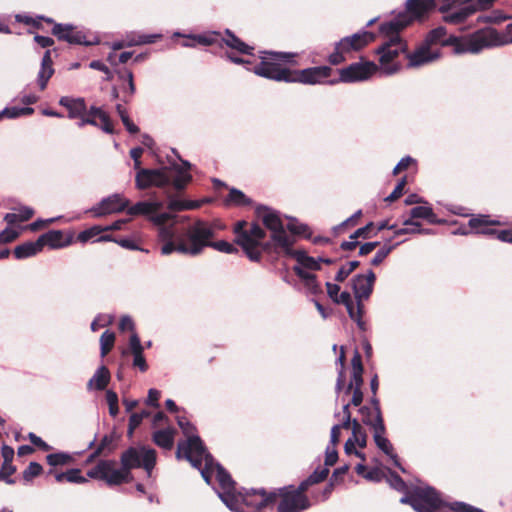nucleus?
<instances>
[{
	"mask_svg": "<svg viewBox=\"0 0 512 512\" xmlns=\"http://www.w3.org/2000/svg\"><path fill=\"white\" fill-rule=\"evenodd\" d=\"M292 257H295L297 262L304 268L310 270H319L320 264L317 258L310 257L302 251H294L292 249Z\"/></svg>",
	"mask_w": 512,
	"mask_h": 512,
	"instance_id": "nucleus-41",
	"label": "nucleus"
},
{
	"mask_svg": "<svg viewBox=\"0 0 512 512\" xmlns=\"http://www.w3.org/2000/svg\"><path fill=\"white\" fill-rule=\"evenodd\" d=\"M358 412L361 415V422L368 426L372 432L385 426L381 410H378L377 408L372 409L365 405L360 407Z\"/></svg>",
	"mask_w": 512,
	"mask_h": 512,
	"instance_id": "nucleus-29",
	"label": "nucleus"
},
{
	"mask_svg": "<svg viewBox=\"0 0 512 512\" xmlns=\"http://www.w3.org/2000/svg\"><path fill=\"white\" fill-rule=\"evenodd\" d=\"M400 502L409 504L416 512H436L442 506L439 494L432 487H416L404 495Z\"/></svg>",
	"mask_w": 512,
	"mask_h": 512,
	"instance_id": "nucleus-11",
	"label": "nucleus"
},
{
	"mask_svg": "<svg viewBox=\"0 0 512 512\" xmlns=\"http://www.w3.org/2000/svg\"><path fill=\"white\" fill-rule=\"evenodd\" d=\"M376 276L372 270L366 274H357L352 279V289L356 300V305H364L363 301L369 299L373 292V286Z\"/></svg>",
	"mask_w": 512,
	"mask_h": 512,
	"instance_id": "nucleus-22",
	"label": "nucleus"
},
{
	"mask_svg": "<svg viewBox=\"0 0 512 512\" xmlns=\"http://www.w3.org/2000/svg\"><path fill=\"white\" fill-rule=\"evenodd\" d=\"M329 469L327 467L317 468L308 478L309 482L314 484L320 483L327 478Z\"/></svg>",
	"mask_w": 512,
	"mask_h": 512,
	"instance_id": "nucleus-58",
	"label": "nucleus"
},
{
	"mask_svg": "<svg viewBox=\"0 0 512 512\" xmlns=\"http://www.w3.org/2000/svg\"><path fill=\"white\" fill-rule=\"evenodd\" d=\"M42 466L37 462H31L28 467L23 471V479L27 482L31 481L34 477L40 475Z\"/></svg>",
	"mask_w": 512,
	"mask_h": 512,
	"instance_id": "nucleus-53",
	"label": "nucleus"
},
{
	"mask_svg": "<svg viewBox=\"0 0 512 512\" xmlns=\"http://www.w3.org/2000/svg\"><path fill=\"white\" fill-rule=\"evenodd\" d=\"M334 302L337 304H343L346 307L348 313L349 311H353L356 309L354 307L352 297L350 293L347 291H343L342 293H340Z\"/></svg>",
	"mask_w": 512,
	"mask_h": 512,
	"instance_id": "nucleus-55",
	"label": "nucleus"
},
{
	"mask_svg": "<svg viewBox=\"0 0 512 512\" xmlns=\"http://www.w3.org/2000/svg\"><path fill=\"white\" fill-rule=\"evenodd\" d=\"M46 461L50 466L56 467L70 463L72 456L65 452L52 453L46 456Z\"/></svg>",
	"mask_w": 512,
	"mask_h": 512,
	"instance_id": "nucleus-47",
	"label": "nucleus"
},
{
	"mask_svg": "<svg viewBox=\"0 0 512 512\" xmlns=\"http://www.w3.org/2000/svg\"><path fill=\"white\" fill-rule=\"evenodd\" d=\"M234 233L236 242L243 248L247 257L253 262L260 261L261 250L259 248L266 236L265 231L258 224H252L249 229H246V222L238 221L234 226Z\"/></svg>",
	"mask_w": 512,
	"mask_h": 512,
	"instance_id": "nucleus-8",
	"label": "nucleus"
},
{
	"mask_svg": "<svg viewBox=\"0 0 512 512\" xmlns=\"http://www.w3.org/2000/svg\"><path fill=\"white\" fill-rule=\"evenodd\" d=\"M256 213L258 217L261 218L264 226L271 232L272 243H262L260 246L262 250L267 251L273 246L278 253L292 255V246L296 239L295 236L304 234L308 230V226L290 218L286 230L278 211L266 206H259L256 209Z\"/></svg>",
	"mask_w": 512,
	"mask_h": 512,
	"instance_id": "nucleus-4",
	"label": "nucleus"
},
{
	"mask_svg": "<svg viewBox=\"0 0 512 512\" xmlns=\"http://www.w3.org/2000/svg\"><path fill=\"white\" fill-rule=\"evenodd\" d=\"M435 0H407L406 11L401 13H407L411 17V22L414 18H420L429 11L435 8Z\"/></svg>",
	"mask_w": 512,
	"mask_h": 512,
	"instance_id": "nucleus-30",
	"label": "nucleus"
},
{
	"mask_svg": "<svg viewBox=\"0 0 512 512\" xmlns=\"http://www.w3.org/2000/svg\"><path fill=\"white\" fill-rule=\"evenodd\" d=\"M411 218L426 219L430 224H441L443 221L438 219L432 207L427 205L416 206L410 210Z\"/></svg>",
	"mask_w": 512,
	"mask_h": 512,
	"instance_id": "nucleus-38",
	"label": "nucleus"
},
{
	"mask_svg": "<svg viewBox=\"0 0 512 512\" xmlns=\"http://www.w3.org/2000/svg\"><path fill=\"white\" fill-rule=\"evenodd\" d=\"M364 314V305H356V309L353 311H349V317L356 322L358 328L362 331L366 330V323L363 321L362 317Z\"/></svg>",
	"mask_w": 512,
	"mask_h": 512,
	"instance_id": "nucleus-51",
	"label": "nucleus"
},
{
	"mask_svg": "<svg viewBox=\"0 0 512 512\" xmlns=\"http://www.w3.org/2000/svg\"><path fill=\"white\" fill-rule=\"evenodd\" d=\"M378 71V65L372 61H361L350 64L339 70L338 82L354 83L369 79Z\"/></svg>",
	"mask_w": 512,
	"mask_h": 512,
	"instance_id": "nucleus-16",
	"label": "nucleus"
},
{
	"mask_svg": "<svg viewBox=\"0 0 512 512\" xmlns=\"http://www.w3.org/2000/svg\"><path fill=\"white\" fill-rule=\"evenodd\" d=\"M177 424L182 430L183 434L187 437L186 441L179 442L177 447L180 444H186L191 440L192 438H200L199 436L195 435V427L194 425L185 417H178L177 418Z\"/></svg>",
	"mask_w": 512,
	"mask_h": 512,
	"instance_id": "nucleus-43",
	"label": "nucleus"
},
{
	"mask_svg": "<svg viewBox=\"0 0 512 512\" xmlns=\"http://www.w3.org/2000/svg\"><path fill=\"white\" fill-rule=\"evenodd\" d=\"M225 226L219 221H206L197 219L187 226V244L178 246V253L190 256H197L202 253L204 248L211 247L219 252L233 254L237 248L225 241H213L217 233L223 230Z\"/></svg>",
	"mask_w": 512,
	"mask_h": 512,
	"instance_id": "nucleus-3",
	"label": "nucleus"
},
{
	"mask_svg": "<svg viewBox=\"0 0 512 512\" xmlns=\"http://www.w3.org/2000/svg\"><path fill=\"white\" fill-rule=\"evenodd\" d=\"M359 265L360 262L356 260L346 263L336 273L335 281L343 282Z\"/></svg>",
	"mask_w": 512,
	"mask_h": 512,
	"instance_id": "nucleus-48",
	"label": "nucleus"
},
{
	"mask_svg": "<svg viewBox=\"0 0 512 512\" xmlns=\"http://www.w3.org/2000/svg\"><path fill=\"white\" fill-rule=\"evenodd\" d=\"M281 500L277 506V512H302L310 507L306 495L293 493L287 488L280 489Z\"/></svg>",
	"mask_w": 512,
	"mask_h": 512,
	"instance_id": "nucleus-21",
	"label": "nucleus"
},
{
	"mask_svg": "<svg viewBox=\"0 0 512 512\" xmlns=\"http://www.w3.org/2000/svg\"><path fill=\"white\" fill-rule=\"evenodd\" d=\"M129 352L133 355V366L139 368L141 372L147 371L148 365L143 355L144 346L141 344L140 338L135 332H133L129 338V349H124L122 356H126Z\"/></svg>",
	"mask_w": 512,
	"mask_h": 512,
	"instance_id": "nucleus-25",
	"label": "nucleus"
},
{
	"mask_svg": "<svg viewBox=\"0 0 512 512\" xmlns=\"http://www.w3.org/2000/svg\"><path fill=\"white\" fill-rule=\"evenodd\" d=\"M59 104L68 110V117L71 119L82 117L87 110L84 98L63 96L60 98Z\"/></svg>",
	"mask_w": 512,
	"mask_h": 512,
	"instance_id": "nucleus-33",
	"label": "nucleus"
},
{
	"mask_svg": "<svg viewBox=\"0 0 512 512\" xmlns=\"http://www.w3.org/2000/svg\"><path fill=\"white\" fill-rule=\"evenodd\" d=\"M498 220H491L488 215H477L473 216L468 226L476 234L495 236L498 240L506 243H512V229L497 230L492 228L494 225H499Z\"/></svg>",
	"mask_w": 512,
	"mask_h": 512,
	"instance_id": "nucleus-15",
	"label": "nucleus"
},
{
	"mask_svg": "<svg viewBox=\"0 0 512 512\" xmlns=\"http://www.w3.org/2000/svg\"><path fill=\"white\" fill-rule=\"evenodd\" d=\"M163 206L164 203L162 201L151 196L149 200L138 201L133 205L129 203L126 213L132 217L145 216L150 219L153 212L159 211Z\"/></svg>",
	"mask_w": 512,
	"mask_h": 512,
	"instance_id": "nucleus-24",
	"label": "nucleus"
},
{
	"mask_svg": "<svg viewBox=\"0 0 512 512\" xmlns=\"http://www.w3.org/2000/svg\"><path fill=\"white\" fill-rule=\"evenodd\" d=\"M161 38V34H140L137 32L127 33L128 45L131 47L144 44H152Z\"/></svg>",
	"mask_w": 512,
	"mask_h": 512,
	"instance_id": "nucleus-39",
	"label": "nucleus"
},
{
	"mask_svg": "<svg viewBox=\"0 0 512 512\" xmlns=\"http://www.w3.org/2000/svg\"><path fill=\"white\" fill-rule=\"evenodd\" d=\"M218 32L212 31L204 34H189L188 38L204 46H210L217 42Z\"/></svg>",
	"mask_w": 512,
	"mask_h": 512,
	"instance_id": "nucleus-45",
	"label": "nucleus"
},
{
	"mask_svg": "<svg viewBox=\"0 0 512 512\" xmlns=\"http://www.w3.org/2000/svg\"><path fill=\"white\" fill-rule=\"evenodd\" d=\"M237 496L240 497L243 512L260 511L273 503L277 498V493H267L264 489H252L245 491V493L238 492Z\"/></svg>",
	"mask_w": 512,
	"mask_h": 512,
	"instance_id": "nucleus-17",
	"label": "nucleus"
},
{
	"mask_svg": "<svg viewBox=\"0 0 512 512\" xmlns=\"http://www.w3.org/2000/svg\"><path fill=\"white\" fill-rule=\"evenodd\" d=\"M397 245H399V243L393 245L384 244L372 258L371 265L378 266L381 264Z\"/></svg>",
	"mask_w": 512,
	"mask_h": 512,
	"instance_id": "nucleus-49",
	"label": "nucleus"
},
{
	"mask_svg": "<svg viewBox=\"0 0 512 512\" xmlns=\"http://www.w3.org/2000/svg\"><path fill=\"white\" fill-rule=\"evenodd\" d=\"M261 61L254 65L251 71L260 77L290 83L291 69L283 67L282 63H292L295 53L261 51Z\"/></svg>",
	"mask_w": 512,
	"mask_h": 512,
	"instance_id": "nucleus-5",
	"label": "nucleus"
},
{
	"mask_svg": "<svg viewBox=\"0 0 512 512\" xmlns=\"http://www.w3.org/2000/svg\"><path fill=\"white\" fill-rule=\"evenodd\" d=\"M331 74L332 68L329 66H315L302 70H291L290 83H301L305 85L338 83L337 80L327 81Z\"/></svg>",
	"mask_w": 512,
	"mask_h": 512,
	"instance_id": "nucleus-14",
	"label": "nucleus"
},
{
	"mask_svg": "<svg viewBox=\"0 0 512 512\" xmlns=\"http://www.w3.org/2000/svg\"><path fill=\"white\" fill-rule=\"evenodd\" d=\"M411 23V17L407 13H398L393 19L381 23L380 33L389 37L381 46L376 49L379 55L378 70L382 75L391 76L398 73L402 64L397 61L400 54L407 52V44L399 36V32Z\"/></svg>",
	"mask_w": 512,
	"mask_h": 512,
	"instance_id": "nucleus-2",
	"label": "nucleus"
},
{
	"mask_svg": "<svg viewBox=\"0 0 512 512\" xmlns=\"http://www.w3.org/2000/svg\"><path fill=\"white\" fill-rule=\"evenodd\" d=\"M129 200L122 194L114 193L108 197L103 198L99 203L93 206L89 212L94 217H103L109 214L120 213L127 211Z\"/></svg>",
	"mask_w": 512,
	"mask_h": 512,
	"instance_id": "nucleus-19",
	"label": "nucleus"
},
{
	"mask_svg": "<svg viewBox=\"0 0 512 512\" xmlns=\"http://www.w3.org/2000/svg\"><path fill=\"white\" fill-rule=\"evenodd\" d=\"M110 381V372L104 365L98 367L93 376L87 382L88 390H104Z\"/></svg>",
	"mask_w": 512,
	"mask_h": 512,
	"instance_id": "nucleus-34",
	"label": "nucleus"
},
{
	"mask_svg": "<svg viewBox=\"0 0 512 512\" xmlns=\"http://www.w3.org/2000/svg\"><path fill=\"white\" fill-rule=\"evenodd\" d=\"M42 250L39 239L36 241H28L14 248V256L16 259H25L35 256Z\"/></svg>",
	"mask_w": 512,
	"mask_h": 512,
	"instance_id": "nucleus-35",
	"label": "nucleus"
},
{
	"mask_svg": "<svg viewBox=\"0 0 512 512\" xmlns=\"http://www.w3.org/2000/svg\"><path fill=\"white\" fill-rule=\"evenodd\" d=\"M120 460L128 479L132 469L141 467L150 476L156 464V451L145 446L130 447L122 453Z\"/></svg>",
	"mask_w": 512,
	"mask_h": 512,
	"instance_id": "nucleus-9",
	"label": "nucleus"
},
{
	"mask_svg": "<svg viewBox=\"0 0 512 512\" xmlns=\"http://www.w3.org/2000/svg\"><path fill=\"white\" fill-rule=\"evenodd\" d=\"M86 122L92 126H99L105 133L114 132L113 125L107 113L100 107L91 106L87 112Z\"/></svg>",
	"mask_w": 512,
	"mask_h": 512,
	"instance_id": "nucleus-27",
	"label": "nucleus"
},
{
	"mask_svg": "<svg viewBox=\"0 0 512 512\" xmlns=\"http://www.w3.org/2000/svg\"><path fill=\"white\" fill-rule=\"evenodd\" d=\"M18 236H19L18 231L14 230V229L6 228L0 232V244L10 243V242L14 241Z\"/></svg>",
	"mask_w": 512,
	"mask_h": 512,
	"instance_id": "nucleus-63",
	"label": "nucleus"
},
{
	"mask_svg": "<svg viewBox=\"0 0 512 512\" xmlns=\"http://www.w3.org/2000/svg\"><path fill=\"white\" fill-rule=\"evenodd\" d=\"M457 2L463 5V7L451 13H447L450 9L449 5H442L439 8L440 12L446 13L443 17L445 22L451 24H460L463 23L468 17L476 13V9L473 6L472 0H457Z\"/></svg>",
	"mask_w": 512,
	"mask_h": 512,
	"instance_id": "nucleus-23",
	"label": "nucleus"
},
{
	"mask_svg": "<svg viewBox=\"0 0 512 512\" xmlns=\"http://www.w3.org/2000/svg\"><path fill=\"white\" fill-rule=\"evenodd\" d=\"M178 459L184 458L190 464L198 469L202 478L207 484H211L213 476L218 483V488L214 487L215 492L233 512H243L240 503V497L237 496L236 483L231 475L218 463L212 455L207 452L200 438H192L186 444H180L176 451Z\"/></svg>",
	"mask_w": 512,
	"mask_h": 512,
	"instance_id": "nucleus-1",
	"label": "nucleus"
},
{
	"mask_svg": "<svg viewBox=\"0 0 512 512\" xmlns=\"http://www.w3.org/2000/svg\"><path fill=\"white\" fill-rule=\"evenodd\" d=\"M388 482L392 488L395 490L402 492L406 489V484L403 479L396 474L395 472H390Z\"/></svg>",
	"mask_w": 512,
	"mask_h": 512,
	"instance_id": "nucleus-57",
	"label": "nucleus"
},
{
	"mask_svg": "<svg viewBox=\"0 0 512 512\" xmlns=\"http://www.w3.org/2000/svg\"><path fill=\"white\" fill-rule=\"evenodd\" d=\"M39 241L41 243L42 248L47 245L51 249H59L63 247H67L72 242V236H66L61 230H50L41 236H39Z\"/></svg>",
	"mask_w": 512,
	"mask_h": 512,
	"instance_id": "nucleus-28",
	"label": "nucleus"
},
{
	"mask_svg": "<svg viewBox=\"0 0 512 512\" xmlns=\"http://www.w3.org/2000/svg\"><path fill=\"white\" fill-rule=\"evenodd\" d=\"M52 34L59 40L70 44L92 46L98 43L97 37L87 38L83 30H79L71 24H54Z\"/></svg>",
	"mask_w": 512,
	"mask_h": 512,
	"instance_id": "nucleus-18",
	"label": "nucleus"
},
{
	"mask_svg": "<svg viewBox=\"0 0 512 512\" xmlns=\"http://www.w3.org/2000/svg\"><path fill=\"white\" fill-rule=\"evenodd\" d=\"M16 471L15 466L12 463H3L0 469V480L11 485L15 483V480L10 476Z\"/></svg>",
	"mask_w": 512,
	"mask_h": 512,
	"instance_id": "nucleus-52",
	"label": "nucleus"
},
{
	"mask_svg": "<svg viewBox=\"0 0 512 512\" xmlns=\"http://www.w3.org/2000/svg\"><path fill=\"white\" fill-rule=\"evenodd\" d=\"M373 226V223L370 222L364 227H361L357 229L354 233L350 235V241H343L340 245L341 249L344 251H351L354 250L358 242L356 239H359V237H365L366 233L369 231V229Z\"/></svg>",
	"mask_w": 512,
	"mask_h": 512,
	"instance_id": "nucleus-40",
	"label": "nucleus"
},
{
	"mask_svg": "<svg viewBox=\"0 0 512 512\" xmlns=\"http://www.w3.org/2000/svg\"><path fill=\"white\" fill-rule=\"evenodd\" d=\"M349 440H353L361 448L367 444V434L357 419H353L352 436Z\"/></svg>",
	"mask_w": 512,
	"mask_h": 512,
	"instance_id": "nucleus-42",
	"label": "nucleus"
},
{
	"mask_svg": "<svg viewBox=\"0 0 512 512\" xmlns=\"http://www.w3.org/2000/svg\"><path fill=\"white\" fill-rule=\"evenodd\" d=\"M227 202L236 206H247L252 203V200L248 198L241 190L231 188L227 197Z\"/></svg>",
	"mask_w": 512,
	"mask_h": 512,
	"instance_id": "nucleus-44",
	"label": "nucleus"
},
{
	"mask_svg": "<svg viewBox=\"0 0 512 512\" xmlns=\"http://www.w3.org/2000/svg\"><path fill=\"white\" fill-rule=\"evenodd\" d=\"M160 391L154 388L149 389L146 404L154 408L159 407Z\"/></svg>",
	"mask_w": 512,
	"mask_h": 512,
	"instance_id": "nucleus-64",
	"label": "nucleus"
},
{
	"mask_svg": "<svg viewBox=\"0 0 512 512\" xmlns=\"http://www.w3.org/2000/svg\"><path fill=\"white\" fill-rule=\"evenodd\" d=\"M53 74L54 68L51 51L46 50L42 57L40 69L37 74V84L41 90H44L47 87L48 81Z\"/></svg>",
	"mask_w": 512,
	"mask_h": 512,
	"instance_id": "nucleus-31",
	"label": "nucleus"
},
{
	"mask_svg": "<svg viewBox=\"0 0 512 512\" xmlns=\"http://www.w3.org/2000/svg\"><path fill=\"white\" fill-rule=\"evenodd\" d=\"M170 184V178L164 169H139L135 176V186L139 190H145L152 186L165 187Z\"/></svg>",
	"mask_w": 512,
	"mask_h": 512,
	"instance_id": "nucleus-20",
	"label": "nucleus"
},
{
	"mask_svg": "<svg viewBox=\"0 0 512 512\" xmlns=\"http://www.w3.org/2000/svg\"><path fill=\"white\" fill-rule=\"evenodd\" d=\"M406 184V177H403L398 184L395 186L393 191L385 198L387 202H393L397 200L403 193L404 186Z\"/></svg>",
	"mask_w": 512,
	"mask_h": 512,
	"instance_id": "nucleus-60",
	"label": "nucleus"
},
{
	"mask_svg": "<svg viewBox=\"0 0 512 512\" xmlns=\"http://www.w3.org/2000/svg\"><path fill=\"white\" fill-rule=\"evenodd\" d=\"M374 39L375 35L367 30H361L353 35L343 37L335 43L334 51L329 55L328 61L332 65H339L346 60V54L361 50Z\"/></svg>",
	"mask_w": 512,
	"mask_h": 512,
	"instance_id": "nucleus-10",
	"label": "nucleus"
},
{
	"mask_svg": "<svg viewBox=\"0 0 512 512\" xmlns=\"http://www.w3.org/2000/svg\"><path fill=\"white\" fill-rule=\"evenodd\" d=\"M174 218L169 212H153L149 221L158 226V241L160 243V252L167 256L178 252V246L182 243L187 244V226L177 232L174 225H165L170 219Z\"/></svg>",
	"mask_w": 512,
	"mask_h": 512,
	"instance_id": "nucleus-6",
	"label": "nucleus"
},
{
	"mask_svg": "<svg viewBox=\"0 0 512 512\" xmlns=\"http://www.w3.org/2000/svg\"><path fill=\"white\" fill-rule=\"evenodd\" d=\"M9 115L8 119H16L24 115H30L34 112L31 107H8Z\"/></svg>",
	"mask_w": 512,
	"mask_h": 512,
	"instance_id": "nucleus-56",
	"label": "nucleus"
},
{
	"mask_svg": "<svg viewBox=\"0 0 512 512\" xmlns=\"http://www.w3.org/2000/svg\"><path fill=\"white\" fill-rule=\"evenodd\" d=\"M87 476L92 479L103 480L110 486L128 482L123 467L117 468V463L114 460H100L95 467L88 470Z\"/></svg>",
	"mask_w": 512,
	"mask_h": 512,
	"instance_id": "nucleus-13",
	"label": "nucleus"
},
{
	"mask_svg": "<svg viewBox=\"0 0 512 512\" xmlns=\"http://www.w3.org/2000/svg\"><path fill=\"white\" fill-rule=\"evenodd\" d=\"M172 167L176 173L172 179V185L176 190L181 191L185 189L187 184L190 183L192 180V175L189 173L191 164L188 161L183 160L182 165L176 164L173 165Z\"/></svg>",
	"mask_w": 512,
	"mask_h": 512,
	"instance_id": "nucleus-32",
	"label": "nucleus"
},
{
	"mask_svg": "<svg viewBox=\"0 0 512 512\" xmlns=\"http://www.w3.org/2000/svg\"><path fill=\"white\" fill-rule=\"evenodd\" d=\"M226 38H223L222 41L224 44L231 49L238 51L241 54L252 55L254 47L246 44L241 39H239L236 35H234L229 29L225 30Z\"/></svg>",
	"mask_w": 512,
	"mask_h": 512,
	"instance_id": "nucleus-36",
	"label": "nucleus"
},
{
	"mask_svg": "<svg viewBox=\"0 0 512 512\" xmlns=\"http://www.w3.org/2000/svg\"><path fill=\"white\" fill-rule=\"evenodd\" d=\"M503 45L500 34L494 29L480 30L463 42H456L455 53L477 54L483 49Z\"/></svg>",
	"mask_w": 512,
	"mask_h": 512,
	"instance_id": "nucleus-12",
	"label": "nucleus"
},
{
	"mask_svg": "<svg viewBox=\"0 0 512 512\" xmlns=\"http://www.w3.org/2000/svg\"><path fill=\"white\" fill-rule=\"evenodd\" d=\"M373 433V440L376 446L390 459L393 461L394 466L398 467L402 472H405V469L401 466L398 456L394 453V448L386 435V427H380L376 429Z\"/></svg>",
	"mask_w": 512,
	"mask_h": 512,
	"instance_id": "nucleus-26",
	"label": "nucleus"
},
{
	"mask_svg": "<svg viewBox=\"0 0 512 512\" xmlns=\"http://www.w3.org/2000/svg\"><path fill=\"white\" fill-rule=\"evenodd\" d=\"M115 341V334L109 330L102 333L100 337V352L101 356L104 357L112 349Z\"/></svg>",
	"mask_w": 512,
	"mask_h": 512,
	"instance_id": "nucleus-46",
	"label": "nucleus"
},
{
	"mask_svg": "<svg viewBox=\"0 0 512 512\" xmlns=\"http://www.w3.org/2000/svg\"><path fill=\"white\" fill-rule=\"evenodd\" d=\"M175 430L173 428H166L157 430L153 433L154 443L162 449L170 450L174 444Z\"/></svg>",
	"mask_w": 512,
	"mask_h": 512,
	"instance_id": "nucleus-37",
	"label": "nucleus"
},
{
	"mask_svg": "<svg viewBox=\"0 0 512 512\" xmlns=\"http://www.w3.org/2000/svg\"><path fill=\"white\" fill-rule=\"evenodd\" d=\"M118 77L120 80L127 83V91L130 95L135 93L134 76L131 70L122 69L118 71Z\"/></svg>",
	"mask_w": 512,
	"mask_h": 512,
	"instance_id": "nucleus-50",
	"label": "nucleus"
},
{
	"mask_svg": "<svg viewBox=\"0 0 512 512\" xmlns=\"http://www.w3.org/2000/svg\"><path fill=\"white\" fill-rule=\"evenodd\" d=\"M338 460V452L335 447L328 445L325 451V466H333Z\"/></svg>",
	"mask_w": 512,
	"mask_h": 512,
	"instance_id": "nucleus-62",
	"label": "nucleus"
},
{
	"mask_svg": "<svg viewBox=\"0 0 512 512\" xmlns=\"http://www.w3.org/2000/svg\"><path fill=\"white\" fill-rule=\"evenodd\" d=\"M103 228L99 226H94L89 229H86L78 234V240L82 243H85L89 241L91 238L97 236L99 233H101Z\"/></svg>",
	"mask_w": 512,
	"mask_h": 512,
	"instance_id": "nucleus-54",
	"label": "nucleus"
},
{
	"mask_svg": "<svg viewBox=\"0 0 512 512\" xmlns=\"http://www.w3.org/2000/svg\"><path fill=\"white\" fill-rule=\"evenodd\" d=\"M114 440V433L104 435L100 441V444L95 450V454H101L105 449H109L111 451L112 448L110 446L114 442Z\"/></svg>",
	"mask_w": 512,
	"mask_h": 512,
	"instance_id": "nucleus-61",
	"label": "nucleus"
},
{
	"mask_svg": "<svg viewBox=\"0 0 512 512\" xmlns=\"http://www.w3.org/2000/svg\"><path fill=\"white\" fill-rule=\"evenodd\" d=\"M447 31L445 27H437L431 30L425 39V44L416 49L413 53L407 54L408 68H417L425 64L431 63L440 57L438 50H431L429 45L441 43L442 45L453 44L457 42L456 37H450L449 39H443Z\"/></svg>",
	"mask_w": 512,
	"mask_h": 512,
	"instance_id": "nucleus-7",
	"label": "nucleus"
},
{
	"mask_svg": "<svg viewBox=\"0 0 512 512\" xmlns=\"http://www.w3.org/2000/svg\"><path fill=\"white\" fill-rule=\"evenodd\" d=\"M66 481L70 483H85L87 479L81 475V470L72 468L66 472Z\"/></svg>",
	"mask_w": 512,
	"mask_h": 512,
	"instance_id": "nucleus-59",
	"label": "nucleus"
}]
</instances>
